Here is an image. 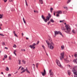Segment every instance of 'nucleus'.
<instances>
[{"label": "nucleus", "instance_id": "obj_1", "mask_svg": "<svg viewBox=\"0 0 77 77\" xmlns=\"http://www.w3.org/2000/svg\"><path fill=\"white\" fill-rule=\"evenodd\" d=\"M49 40L51 43H50L47 40L46 41V42L47 44L48 48L51 50H53L54 48V44L52 42L51 38H50L49 39Z\"/></svg>", "mask_w": 77, "mask_h": 77}, {"label": "nucleus", "instance_id": "obj_2", "mask_svg": "<svg viewBox=\"0 0 77 77\" xmlns=\"http://www.w3.org/2000/svg\"><path fill=\"white\" fill-rule=\"evenodd\" d=\"M65 29L64 27H62L61 28V29L62 30H64L65 32L67 33H69L71 31V28L70 26L68 25H65Z\"/></svg>", "mask_w": 77, "mask_h": 77}, {"label": "nucleus", "instance_id": "obj_3", "mask_svg": "<svg viewBox=\"0 0 77 77\" xmlns=\"http://www.w3.org/2000/svg\"><path fill=\"white\" fill-rule=\"evenodd\" d=\"M72 71L75 77H77V66H75L72 69Z\"/></svg>", "mask_w": 77, "mask_h": 77}, {"label": "nucleus", "instance_id": "obj_4", "mask_svg": "<svg viewBox=\"0 0 77 77\" xmlns=\"http://www.w3.org/2000/svg\"><path fill=\"white\" fill-rule=\"evenodd\" d=\"M64 52H63L60 54L61 56H60V60H63V59L64 57Z\"/></svg>", "mask_w": 77, "mask_h": 77}, {"label": "nucleus", "instance_id": "obj_5", "mask_svg": "<svg viewBox=\"0 0 77 77\" xmlns=\"http://www.w3.org/2000/svg\"><path fill=\"white\" fill-rule=\"evenodd\" d=\"M56 62L57 63V65L59 66L60 67H62V65H61V64L60 63V62L57 59L56 60Z\"/></svg>", "mask_w": 77, "mask_h": 77}, {"label": "nucleus", "instance_id": "obj_6", "mask_svg": "<svg viewBox=\"0 0 77 77\" xmlns=\"http://www.w3.org/2000/svg\"><path fill=\"white\" fill-rule=\"evenodd\" d=\"M52 69L49 70V72L51 77H53L54 76V72L52 71Z\"/></svg>", "mask_w": 77, "mask_h": 77}, {"label": "nucleus", "instance_id": "obj_7", "mask_svg": "<svg viewBox=\"0 0 77 77\" xmlns=\"http://www.w3.org/2000/svg\"><path fill=\"white\" fill-rule=\"evenodd\" d=\"M36 45V44L35 43H34L33 44V45H30L29 46V47L30 48H31V49L33 48V49H34L35 48V45Z\"/></svg>", "mask_w": 77, "mask_h": 77}, {"label": "nucleus", "instance_id": "obj_8", "mask_svg": "<svg viewBox=\"0 0 77 77\" xmlns=\"http://www.w3.org/2000/svg\"><path fill=\"white\" fill-rule=\"evenodd\" d=\"M41 17L42 19L44 20V21L45 23H47L48 21H49L47 18L45 19V17H44V16L43 15H42Z\"/></svg>", "mask_w": 77, "mask_h": 77}, {"label": "nucleus", "instance_id": "obj_9", "mask_svg": "<svg viewBox=\"0 0 77 77\" xmlns=\"http://www.w3.org/2000/svg\"><path fill=\"white\" fill-rule=\"evenodd\" d=\"M51 17V15L50 13H48V16L46 17V18L48 19V20H50V19Z\"/></svg>", "mask_w": 77, "mask_h": 77}, {"label": "nucleus", "instance_id": "obj_10", "mask_svg": "<svg viewBox=\"0 0 77 77\" xmlns=\"http://www.w3.org/2000/svg\"><path fill=\"white\" fill-rule=\"evenodd\" d=\"M72 33L74 34H76L77 32V29H73L72 31Z\"/></svg>", "mask_w": 77, "mask_h": 77}, {"label": "nucleus", "instance_id": "obj_11", "mask_svg": "<svg viewBox=\"0 0 77 77\" xmlns=\"http://www.w3.org/2000/svg\"><path fill=\"white\" fill-rule=\"evenodd\" d=\"M41 74H42V75L43 76H45V74L46 73V71H45V69H44V72H41Z\"/></svg>", "mask_w": 77, "mask_h": 77}, {"label": "nucleus", "instance_id": "obj_12", "mask_svg": "<svg viewBox=\"0 0 77 77\" xmlns=\"http://www.w3.org/2000/svg\"><path fill=\"white\" fill-rule=\"evenodd\" d=\"M56 13L59 14H61L62 13V11H58L56 12Z\"/></svg>", "mask_w": 77, "mask_h": 77}, {"label": "nucleus", "instance_id": "obj_13", "mask_svg": "<svg viewBox=\"0 0 77 77\" xmlns=\"http://www.w3.org/2000/svg\"><path fill=\"white\" fill-rule=\"evenodd\" d=\"M54 35H56L58 34H59V31H54Z\"/></svg>", "mask_w": 77, "mask_h": 77}, {"label": "nucleus", "instance_id": "obj_14", "mask_svg": "<svg viewBox=\"0 0 77 77\" xmlns=\"http://www.w3.org/2000/svg\"><path fill=\"white\" fill-rule=\"evenodd\" d=\"M63 8L65 9L66 10L68 11V8H67V7H66L65 6H63Z\"/></svg>", "mask_w": 77, "mask_h": 77}, {"label": "nucleus", "instance_id": "obj_15", "mask_svg": "<svg viewBox=\"0 0 77 77\" xmlns=\"http://www.w3.org/2000/svg\"><path fill=\"white\" fill-rule=\"evenodd\" d=\"M73 62L76 64H77V58L76 59H75L73 60Z\"/></svg>", "mask_w": 77, "mask_h": 77}, {"label": "nucleus", "instance_id": "obj_16", "mask_svg": "<svg viewBox=\"0 0 77 77\" xmlns=\"http://www.w3.org/2000/svg\"><path fill=\"white\" fill-rule=\"evenodd\" d=\"M2 45L3 47H5L6 46V45L4 42H2Z\"/></svg>", "mask_w": 77, "mask_h": 77}, {"label": "nucleus", "instance_id": "obj_17", "mask_svg": "<svg viewBox=\"0 0 77 77\" xmlns=\"http://www.w3.org/2000/svg\"><path fill=\"white\" fill-rule=\"evenodd\" d=\"M69 76H70L71 75V72L70 71L68 70L67 72Z\"/></svg>", "mask_w": 77, "mask_h": 77}, {"label": "nucleus", "instance_id": "obj_18", "mask_svg": "<svg viewBox=\"0 0 77 77\" xmlns=\"http://www.w3.org/2000/svg\"><path fill=\"white\" fill-rule=\"evenodd\" d=\"M61 48L62 50L64 49V45H61Z\"/></svg>", "mask_w": 77, "mask_h": 77}, {"label": "nucleus", "instance_id": "obj_19", "mask_svg": "<svg viewBox=\"0 0 77 77\" xmlns=\"http://www.w3.org/2000/svg\"><path fill=\"white\" fill-rule=\"evenodd\" d=\"M39 2H40V4H43V0H40L39 1Z\"/></svg>", "mask_w": 77, "mask_h": 77}, {"label": "nucleus", "instance_id": "obj_20", "mask_svg": "<svg viewBox=\"0 0 77 77\" xmlns=\"http://www.w3.org/2000/svg\"><path fill=\"white\" fill-rule=\"evenodd\" d=\"M64 60L67 63H68L69 62V60H66V59H64Z\"/></svg>", "mask_w": 77, "mask_h": 77}, {"label": "nucleus", "instance_id": "obj_21", "mask_svg": "<svg viewBox=\"0 0 77 77\" xmlns=\"http://www.w3.org/2000/svg\"><path fill=\"white\" fill-rule=\"evenodd\" d=\"M50 12L51 13H52V11L53 10V8H50Z\"/></svg>", "mask_w": 77, "mask_h": 77}, {"label": "nucleus", "instance_id": "obj_22", "mask_svg": "<svg viewBox=\"0 0 77 77\" xmlns=\"http://www.w3.org/2000/svg\"><path fill=\"white\" fill-rule=\"evenodd\" d=\"M50 22L51 23H53L54 22V21L52 19H51Z\"/></svg>", "mask_w": 77, "mask_h": 77}, {"label": "nucleus", "instance_id": "obj_23", "mask_svg": "<svg viewBox=\"0 0 77 77\" xmlns=\"http://www.w3.org/2000/svg\"><path fill=\"white\" fill-rule=\"evenodd\" d=\"M3 14H0V19H2L3 17Z\"/></svg>", "mask_w": 77, "mask_h": 77}, {"label": "nucleus", "instance_id": "obj_24", "mask_svg": "<svg viewBox=\"0 0 77 77\" xmlns=\"http://www.w3.org/2000/svg\"><path fill=\"white\" fill-rule=\"evenodd\" d=\"M59 34H60L61 35L62 37L63 36V35H62V33L61 32L59 31Z\"/></svg>", "mask_w": 77, "mask_h": 77}, {"label": "nucleus", "instance_id": "obj_25", "mask_svg": "<svg viewBox=\"0 0 77 77\" xmlns=\"http://www.w3.org/2000/svg\"><path fill=\"white\" fill-rule=\"evenodd\" d=\"M26 71V69H24L23 70V71L22 72H21V73H22L23 72H24Z\"/></svg>", "mask_w": 77, "mask_h": 77}, {"label": "nucleus", "instance_id": "obj_26", "mask_svg": "<svg viewBox=\"0 0 77 77\" xmlns=\"http://www.w3.org/2000/svg\"><path fill=\"white\" fill-rule=\"evenodd\" d=\"M22 63L23 64H25L26 63V61L23 60H22Z\"/></svg>", "mask_w": 77, "mask_h": 77}, {"label": "nucleus", "instance_id": "obj_27", "mask_svg": "<svg viewBox=\"0 0 77 77\" xmlns=\"http://www.w3.org/2000/svg\"><path fill=\"white\" fill-rule=\"evenodd\" d=\"M6 68L5 69V70L6 71H8L9 70V69L8 67H6Z\"/></svg>", "mask_w": 77, "mask_h": 77}, {"label": "nucleus", "instance_id": "obj_28", "mask_svg": "<svg viewBox=\"0 0 77 77\" xmlns=\"http://www.w3.org/2000/svg\"><path fill=\"white\" fill-rule=\"evenodd\" d=\"M71 2V0H68V1L66 3L67 4H69Z\"/></svg>", "mask_w": 77, "mask_h": 77}, {"label": "nucleus", "instance_id": "obj_29", "mask_svg": "<svg viewBox=\"0 0 77 77\" xmlns=\"http://www.w3.org/2000/svg\"><path fill=\"white\" fill-rule=\"evenodd\" d=\"M23 22L25 24H26V22L25 21V19H24V17L23 18Z\"/></svg>", "mask_w": 77, "mask_h": 77}, {"label": "nucleus", "instance_id": "obj_30", "mask_svg": "<svg viewBox=\"0 0 77 77\" xmlns=\"http://www.w3.org/2000/svg\"><path fill=\"white\" fill-rule=\"evenodd\" d=\"M42 46L43 48L44 49L45 51V48L44 46L43 45H42Z\"/></svg>", "mask_w": 77, "mask_h": 77}, {"label": "nucleus", "instance_id": "obj_31", "mask_svg": "<svg viewBox=\"0 0 77 77\" xmlns=\"http://www.w3.org/2000/svg\"><path fill=\"white\" fill-rule=\"evenodd\" d=\"M5 58H6L7 57V55L6 54H5L4 55Z\"/></svg>", "mask_w": 77, "mask_h": 77}, {"label": "nucleus", "instance_id": "obj_32", "mask_svg": "<svg viewBox=\"0 0 77 77\" xmlns=\"http://www.w3.org/2000/svg\"><path fill=\"white\" fill-rule=\"evenodd\" d=\"M11 56H9V60H11Z\"/></svg>", "mask_w": 77, "mask_h": 77}, {"label": "nucleus", "instance_id": "obj_33", "mask_svg": "<svg viewBox=\"0 0 77 77\" xmlns=\"http://www.w3.org/2000/svg\"><path fill=\"white\" fill-rule=\"evenodd\" d=\"M13 48H16V45L14 44L13 46Z\"/></svg>", "mask_w": 77, "mask_h": 77}, {"label": "nucleus", "instance_id": "obj_34", "mask_svg": "<svg viewBox=\"0 0 77 77\" xmlns=\"http://www.w3.org/2000/svg\"><path fill=\"white\" fill-rule=\"evenodd\" d=\"M18 61L19 62V64H20V63H21V60H18Z\"/></svg>", "mask_w": 77, "mask_h": 77}, {"label": "nucleus", "instance_id": "obj_35", "mask_svg": "<svg viewBox=\"0 0 77 77\" xmlns=\"http://www.w3.org/2000/svg\"><path fill=\"white\" fill-rule=\"evenodd\" d=\"M47 23H48V25H49V24L51 23V22H50V21H49Z\"/></svg>", "mask_w": 77, "mask_h": 77}, {"label": "nucleus", "instance_id": "obj_36", "mask_svg": "<svg viewBox=\"0 0 77 77\" xmlns=\"http://www.w3.org/2000/svg\"><path fill=\"white\" fill-rule=\"evenodd\" d=\"M66 13V11H64L63 12V14H65Z\"/></svg>", "mask_w": 77, "mask_h": 77}, {"label": "nucleus", "instance_id": "obj_37", "mask_svg": "<svg viewBox=\"0 0 77 77\" xmlns=\"http://www.w3.org/2000/svg\"><path fill=\"white\" fill-rule=\"evenodd\" d=\"M14 35L15 37H18V35H17L16 34H14Z\"/></svg>", "mask_w": 77, "mask_h": 77}, {"label": "nucleus", "instance_id": "obj_38", "mask_svg": "<svg viewBox=\"0 0 77 77\" xmlns=\"http://www.w3.org/2000/svg\"><path fill=\"white\" fill-rule=\"evenodd\" d=\"M0 35L1 36H5V35H4L1 34H0Z\"/></svg>", "mask_w": 77, "mask_h": 77}, {"label": "nucleus", "instance_id": "obj_39", "mask_svg": "<svg viewBox=\"0 0 77 77\" xmlns=\"http://www.w3.org/2000/svg\"><path fill=\"white\" fill-rule=\"evenodd\" d=\"M59 16V14H57L56 17H58Z\"/></svg>", "mask_w": 77, "mask_h": 77}, {"label": "nucleus", "instance_id": "obj_40", "mask_svg": "<svg viewBox=\"0 0 77 77\" xmlns=\"http://www.w3.org/2000/svg\"><path fill=\"white\" fill-rule=\"evenodd\" d=\"M32 65H33L34 66H33V68H34V69H35V64H33Z\"/></svg>", "mask_w": 77, "mask_h": 77}, {"label": "nucleus", "instance_id": "obj_41", "mask_svg": "<svg viewBox=\"0 0 77 77\" xmlns=\"http://www.w3.org/2000/svg\"><path fill=\"white\" fill-rule=\"evenodd\" d=\"M25 2H26V6H28L27 3V2H26V0H25Z\"/></svg>", "mask_w": 77, "mask_h": 77}, {"label": "nucleus", "instance_id": "obj_42", "mask_svg": "<svg viewBox=\"0 0 77 77\" xmlns=\"http://www.w3.org/2000/svg\"><path fill=\"white\" fill-rule=\"evenodd\" d=\"M75 57H77V54H75Z\"/></svg>", "mask_w": 77, "mask_h": 77}, {"label": "nucleus", "instance_id": "obj_43", "mask_svg": "<svg viewBox=\"0 0 77 77\" xmlns=\"http://www.w3.org/2000/svg\"><path fill=\"white\" fill-rule=\"evenodd\" d=\"M27 73H30V72L28 70H27V71H26Z\"/></svg>", "mask_w": 77, "mask_h": 77}, {"label": "nucleus", "instance_id": "obj_44", "mask_svg": "<svg viewBox=\"0 0 77 77\" xmlns=\"http://www.w3.org/2000/svg\"><path fill=\"white\" fill-rule=\"evenodd\" d=\"M64 21V20H60V23H62Z\"/></svg>", "mask_w": 77, "mask_h": 77}, {"label": "nucleus", "instance_id": "obj_45", "mask_svg": "<svg viewBox=\"0 0 77 77\" xmlns=\"http://www.w3.org/2000/svg\"><path fill=\"white\" fill-rule=\"evenodd\" d=\"M38 64H39L38 63H36V66H38Z\"/></svg>", "mask_w": 77, "mask_h": 77}, {"label": "nucleus", "instance_id": "obj_46", "mask_svg": "<svg viewBox=\"0 0 77 77\" xmlns=\"http://www.w3.org/2000/svg\"><path fill=\"white\" fill-rule=\"evenodd\" d=\"M24 69V68L22 67V68L21 69V70L22 71Z\"/></svg>", "mask_w": 77, "mask_h": 77}, {"label": "nucleus", "instance_id": "obj_47", "mask_svg": "<svg viewBox=\"0 0 77 77\" xmlns=\"http://www.w3.org/2000/svg\"><path fill=\"white\" fill-rule=\"evenodd\" d=\"M21 67H22V66H20L19 67V68H18V70L20 69Z\"/></svg>", "mask_w": 77, "mask_h": 77}, {"label": "nucleus", "instance_id": "obj_48", "mask_svg": "<svg viewBox=\"0 0 77 77\" xmlns=\"http://www.w3.org/2000/svg\"><path fill=\"white\" fill-rule=\"evenodd\" d=\"M3 1L5 2H6L8 0H3Z\"/></svg>", "mask_w": 77, "mask_h": 77}, {"label": "nucleus", "instance_id": "obj_49", "mask_svg": "<svg viewBox=\"0 0 77 77\" xmlns=\"http://www.w3.org/2000/svg\"><path fill=\"white\" fill-rule=\"evenodd\" d=\"M67 66H68V67L69 68H70V67H71L70 65H68Z\"/></svg>", "mask_w": 77, "mask_h": 77}, {"label": "nucleus", "instance_id": "obj_50", "mask_svg": "<svg viewBox=\"0 0 77 77\" xmlns=\"http://www.w3.org/2000/svg\"><path fill=\"white\" fill-rule=\"evenodd\" d=\"M9 1L10 2H13V0H9Z\"/></svg>", "mask_w": 77, "mask_h": 77}, {"label": "nucleus", "instance_id": "obj_51", "mask_svg": "<svg viewBox=\"0 0 77 77\" xmlns=\"http://www.w3.org/2000/svg\"><path fill=\"white\" fill-rule=\"evenodd\" d=\"M4 48L6 50H8V48L6 47H5Z\"/></svg>", "mask_w": 77, "mask_h": 77}, {"label": "nucleus", "instance_id": "obj_52", "mask_svg": "<svg viewBox=\"0 0 77 77\" xmlns=\"http://www.w3.org/2000/svg\"><path fill=\"white\" fill-rule=\"evenodd\" d=\"M27 70H28V69L27 67H26V69H25V71H27Z\"/></svg>", "mask_w": 77, "mask_h": 77}, {"label": "nucleus", "instance_id": "obj_53", "mask_svg": "<svg viewBox=\"0 0 77 77\" xmlns=\"http://www.w3.org/2000/svg\"><path fill=\"white\" fill-rule=\"evenodd\" d=\"M13 33L14 34H15V31H13Z\"/></svg>", "mask_w": 77, "mask_h": 77}, {"label": "nucleus", "instance_id": "obj_54", "mask_svg": "<svg viewBox=\"0 0 77 77\" xmlns=\"http://www.w3.org/2000/svg\"><path fill=\"white\" fill-rule=\"evenodd\" d=\"M18 72L17 71L15 73H14V74H17Z\"/></svg>", "mask_w": 77, "mask_h": 77}, {"label": "nucleus", "instance_id": "obj_55", "mask_svg": "<svg viewBox=\"0 0 77 77\" xmlns=\"http://www.w3.org/2000/svg\"><path fill=\"white\" fill-rule=\"evenodd\" d=\"M8 76H11V74H8Z\"/></svg>", "mask_w": 77, "mask_h": 77}, {"label": "nucleus", "instance_id": "obj_56", "mask_svg": "<svg viewBox=\"0 0 77 77\" xmlns=\"http://www.w3.org/2000/svg\"><path fill=\"white\" fill-rule=\"evenodd\" d=\"M21 34H22V36H23V33H21Z\"/></svg>", "mask_w": 77, "mask_h": 77}, {"label": "nucleus", "instance_id": "obj_57", "mask_svg": "<svg viewBox=\"0 0 77 77\" xmlns=\"http://www.w3.org/2000/svg\"><path fill=\"white\" fill-rule=\"evenodd\" d=\"M45 53L46 54V55H47V56H48V54L47 53V52H46V51H45Z\"/></svg>", "mask_w": 77, "mask_h": 77}, {"label": "nucleus", "instance_id": "obj_58", "mask_svg": "<svg viewBox=\"0 0 77 77\" xmlns=\"http://www.w3.org/2000/svg\"><path fill=\"white\" fill-rule=\"evenodd\" d=\"M35 13H38V11H36Z\"/></svg>", "mask_w": 77, "mask_h": 77}, {"label": "nucleus", "instance_id": "obj_59", "mask_svg": "<svg viewBox=\"0 0 77 77\" xmlns=\"http://www.w3.org/2000/svg\"><path fill=\"white\" fill-rule=\"evenodd\" d=\"M14 52H17V51L16 50H14Z\"/></svg>", "mask_w": 77, "mask_h": 77}, {"label": "nucleus", "instance_id": "obj_60", "mask_svg": "<svg viewBox=\"0 0 77 77\" xmlns=\"http://www.w3.org/2000/svg\"><path fill=\"white\" fill-rule=\"evenodd\" d=\"M39 41H38L37 42V44H39Z\"/></svg>", "mask_w": 77, "mask_h": 77}, {"label": "nucleus", "instance_id": "obj_61", "mask_svg": "<svg viewBox=\"0 0 77 77\" xmlns=\"http://www.w3.org/2000/svg\"><path fill=\"white\" fill-rule=\"evenodd\" d=\"M54 16H55V13H54Z\"/></svg>", "mask_w": 77, "mask_h": 77}, {"label": "nucleus", "instance_id": "obj_62", "mask_svg": "<svg viewBox=\"0 0 77 77\" xmlns=\"http://www.w3.org/2000/svg\"><path fill=\"white\" fill-rule=\"evenodd\" d=\"M5 60V58H3V60Z\"/></svg>", "mask_w": 77, "mask_h": 77}, {"label": "nucleus", "instance_id": "obj_63", "mask_svg": "<svg viewBox=\"0 0 77 77\" xmlns=\"http://www.w3.org/2000/svg\"><path fill=\"white\" fill-rule=\"evenodd\" d=\"M69 58H71V56H70V55H69Z\"/></svg>", "mask_w": 77, "mask_h": 77}, {"label": "nucleus", "instance_id": "obj_64", "mask_svg": "<svg viewBox=\"0 0 77 77\" xmlns=\"http://www.w3.org/2000/svg\"><path fill=\"white\" fill-rule=\"evenodd\" d=\"M13 54H15L16 53L15 52H13Z\"/></svg>", "mask_w": 77, "mask_h": 77}]
</instances>
